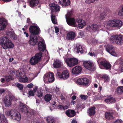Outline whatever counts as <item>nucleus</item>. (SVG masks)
<instances>
[{
	"mask_svg": "<svg viewBox=\"0 0 123 123\" xmlns=\"http://www.w3.org/2000/svg\"><path fill=\"white\" fill-rule=\"evenodd\" d=\"M84 66L87 69L91 71L95 70V65L91 62L85 61L83 63Z\"/></svg>",
	"mask_w": 123,
	"mask_h": 123,
	"instance_id": "obj_8",
	"label": "nucleus"
},
{
	"mask_svg": "<svg viewBox=\"0 0 123 123\" xmlns=\"http://www.w3.org/2000/svg\"><path fill=\"white\" fill-rule=\"evenodd\" d=\"M111 40L113 42L119 45L123 44V36L122 35H116L112 36L111 37Z\"/></svg>",
	"mask_w": 123,
	"mask_h": 123,
	"instance_id": "obj_5",
	"label": "nucleus"
},
{
	"mask_svg": "<svg viewBox=\"0 0 123 123\" xmlns=\"http://www.w3.org/2000/svg\"><path fill=\"white\" fill-rule=\"evenodd\" d=\"M46 120L48 123H55V119L54 117L49 116L46 119Z\"/></svg>",
	"mask_w": 123,
	"mask_h": 123,
	"instance_id": "obj_33",
	"label": "nucleus"
},
{
	"mask_svg": "<svg viewBox=\"0 0 123 123\" xmlns=\"http://www.w3.org/2000/svg\"><path fill=\"white\" fill-rule=\"evenodd\" d=\"M44 80H48V81L49 82H52L54 80V75L53 73L51 72L49 74H45L44 76Z\"/></svg>",
	"mask_w": 123,
	"mask_h": 123,
	"instance_id": "obj_11",
	"label": "nucleus"
},
{
	"mask_svg": "<svg viewBox=\"0 0 123 123\" xmlns=\"http://www.w3.org/2000/svg\"><path fill=\"white\" fill-rule=\"evenodd\" d=\"M26 106L25 105L24 103L20 102L18 108L20 111L23 109L24 108H25V107Z\"/></svg>",
	"mask_w": 123,
	"mask_h": 123,
	"instance_id": "obj_39",
	"label": "nucleus"
},
{
	"mask_svg": "<svg viewBox=\"0 0 123 123\" xmlns=\"http://www.w3.org/2000/svg\"><path fill=\"white\" fill-rule=\"evenodd\" d=\"M105 9H106V10H105V13H101L99 16V18L100 20H102L104 19L106 16V15L105 12H107V10H108L105 7Z\"/></svg>",
	"mask_w": 123,
	"mask_h": 123,
	"instance_id": "obj_35",
	"label": "nucleus"
},
{
	"mask_svg": "<svg viewBox=\"0 0 123 123\" xmlns=\"http://www.w3.org/2000/svg\"><path fill=\"white\" fill-rule=\"evenodd\" d=\"M30 33L31 35H37L39 34L40 30L37 26L31 25L29 28Z\"/></svg>",
	"mask_w": 123,
	"mask_h": 123,
	"instance_id": "obj_7",
	"label": "nucleus"
},
{
	"mask_svg": "<svg viewBox=\"0 0 123 123\" xmlns=\"http://www.w3.org/2000/svg\"><path fill=\"white\" fill-rule=\"evenodd\" d=\"M105 102L109 104L115 103L116 102L115 98L113 97L108 98L105 100Z\"/></svg>",
	"mask_w": 123,
	"mask_h": 123,
	"instance_id": "obj_29",
	"label": "nucleus"
},
{
	"mask_svg": "<svg viewBox=\"0 0 123 123\" xmlns=\"http://www.w3.org/2000/svg\"><path fill=\"white\" fill-rule=\"evenodd\" d=\"M27 23L26 25H28L31 26V25H32V22L31 20L29 18H28L26 20Z\"/></svg>",
	"mask_w": 123,
	"mask_h": 123,
	"instance_id": "obj_47",
	"label": "nucleus"
},
{
	"mask_svg": "<svg viewBox=\"0 0 123 123\" xmlns=\"http://www.w3.org/2000/svg\"><path fill=\"white\" fill-rule=\"evenodd\" d=\"M33 86V84L31 83L30 84L28 85L27 86L28 88H32Z\"/></svg>",
	"mask_w": 123,
	"mask_h": 123,
	"instance_id": "obj_54",
	"label": "nucleus"
},
{
	"mask_svg": "<svg viewBox=\"0 0 123 123\" xmlns=\"http://www.w3.org/2000/svg\"><path fill=\"white\" fill-rule=\"evenodd\" d=\"M55 32L56 33H58L59 31V28L57 27H55Z\"/></svg>",
	"mask_w": 123,
	"mask_h": 123,
	"instance_id": "obj_56",
	"label": "nucleus"
},
{
	"mask_svg": "<svg viewBox=\"0 0 123 123\" xmlns=\"http://www.w3.org/2000/svg\"><path fill=\"white\" fill-rule=\"evenodd\" d=\"M114 113L112 111L105 112V117L107 120H112L114 118L113 115Z\"/></svg>",
	"mask_w": 123,
	"mask_h": 123,
	"instance_id": "obj_20",
	"label": "nucleus"
},
{
	"mask_svg": "<svg viewBox=\"0 0 123 123\" xmlns=\"http://www.w3.org/2000/svg\"><path fill=\"white\" fill-rule=\"evenodd\" d=\"M104 61L102 60V59L100 58H98L97 60V62L99 65H101V62H103Z\"/></svg>",
	"mask_w": 123,
	"mask_h": 123,
	"instance_id": "obj_50",
	"label": "nucleus"
},
{
	"mask_svg": "<svg viewBox=\"0 0 123 123\" xmlns=\"http://www.w3.org/2000/svg\"><path fill=\"white\" fill-rule=\"evenodd\" d=\"M81 108V106L80 105H78L76 106V108L77 109H78Z\"/></svg>",
	"mask_w": 123,
	"mask_h": 123,
	"instance_id": "obj_58",
	"label": "nucleus"
},
{
	"mask_svg": "<svg viewBox=\"0 0 123 123\" xmlns=\"http://www.w3.org/2000/svg\"><path fill=\"white\" fill-rule=\"evenodd\" d=\"M76 97L75 95H74L72 96V98L73 100H74L76 99Z\"/></svg>",
	"mask_w": 123,
	"mask_h": 123,
	"instance_id": "obj_64",
	"label": "nucleus"
},
{
	"mask_svg": "<svg viewBox=\"0 0 123 123\" xmlns=\"http://www.w3.org/2000/svg\"><path fill=\"white\" fill-rule=\"evenodd\" d=\"M5 79L7 81L9 82L12 80V77L11 75H8L6 76Z\"/></svg>",
	"mask_w": 123,
	"mask_h": 123,
	"instance_id": "obj_43",
	"label": "nucleus"
},
{
	"mask_svg": "<svg viewBox=\"0 0 123 123\" xmlns=\"http://www.w3.org/2000/svg\"><path fill=\"white\" fill-rule=\"evenodd\" d=\"M56 17L55 15L52 14L51 15V18L52 22L54 24H56L57 23V21L56 18Z\"/></svg>",
	"mask_w": 123,
	"mask_h": 123,
	"instance_id": "obj_37",
	"label": "nucleus"
},
{
	"mask_svg": "<svg viewBox=\"0 0 123 123\" xmlns=\"http://www.w3.org/2000/svg\"><path fill=\"white\" fill-rule=\"evenodd\" d=\"M75 36V33L74 32L70 31L67 34L66 38L68 40L72 41L74 39Z\"/></svg>",
	"mask_w": 123,
	"mask_h": 123,
	"instance_id": "obj_19",
	"label": "nucleus"
},
{
	"mask_svg": "<svg viewBox=\"0 0 123 123\" xmlns=\"http://www.w3.org/2000/svg\"><path fill=\"white\" fill-rule=\"evenodd\" d=\"M43 53L39 52L36 53L34 56L32 57L30 59V62L31 64L35 65L37 64L42 60Z\"/></svg>",
	"mask_w": 123,
	"mask_h": 123,
	"instance_id": "obj_4",
	"label": "nucleus"
},
{
	"mask_svg": "<svg viewBox=\"0 0 123 123\" xmlns=\"http://www.w3.org/2000/svg\"><path fill=\"white\" fill-rule=\"evenodd\" d=\"M76 22L78 23V28L79 29H82L86 24L85 21L79 18L76 19Z\"/></svg>",
	"mask_w": 123,
	"mask_h": 123,
	"instance_id": "obj_16",
	"label": "nucleus"
},
{
	"mask_svg": "<svg viewBox=\"0 0 123 123\" xmlns=\"http://www.w3.org/2000/svg\"><path fill=\"white\" fill-rule=\"evenodd\" d=\"M100 77L103 80H104L105 82L109 81L110 78L107 74H104L103 75H101Z\"/></svg>",
	"mask_w": 123,
	"mask_h": 123,
	"instance_id": "obj_32",
	"label": "nucleus"
},
{
	"mask_svg": "<svg viewBox=\"0 0 123 123\" xmlns=\"http://www.w3.org/2000/svg\"><path fill=\"white\" fill-rule=\"evenodd\" d=\"M66 17L67 22L68 25L70 26H74L76 25V22L74 18H67L66 16Z\"/></svg>",
	"mask_w": 123,
	"mask_h": 123,
	"instance_id": "obj_18",
	"label": "nucleus"
},
{
	"mask_svg": "<svg viewBox=\"0 0 123 123\" xmlns=\"http://www.w3.org/2000/svg\"><path fill=\"white\" fill-rule=\"evenodd\" d=\"M52 96L50 94H47L44 97L45 100L46 102H49L51 99Z\"/></svg>",
	"mask_w": 123,
	"mask_h": 123,
	"instance_id": "obj_36",
	"label": "nucleus"
},
{
	"mask_svg": "<svg viewBox=\"0 0 123 123\" xmlns=\"http://www.w3.org/2000/svg\"><path fill=\"white\" fill-rule=\"evenodd\" d=\"M0 43L1 45L8 48H12L14 45L9 38L7 37H3L0 39Z\"/></svg>",
	"mask_w": 123,
	"mask_h": 123,
	"instance_id": "obj_2",
	"label": "nucleus"
},
{
	"mask_svg": "<svg viewBox=\"0 0 123 123\" xmlns=\"http://www.w3.org/2000/svg\"><path fill=\"white\" fill-rule=\"evenodd\" d=\"M65 62L68 66L69 67H71L77 64L78 60L74 58H68L65 60Z\"/></svg>",
	"mask_w": 123,
	"mask_h": 123,
	"instance_id": "obj_6",
	"label": "nucleus"
},
{
	"mask_svg": "<svg viewBox=\"0 0 123 123\" xmlns=\"http://www.w3.org/2000/svg\"><path fill=\"white\" fill-rule=\"evenodd\" d=\"M82 70L81 67L79 66H77L73 68L72 69V73L74 74H80Z\"/></svg>",
	"mask_w": 123,
	"mask_h": 123,
	"instance_id": "obj_17",
	"label": "nucleus"
},
{
	"mask_svg": "<svg viewBox=\"0 0 123 123\" xmlns=\"http://www.w3.org/2000/svg\"><path fill=\"white\" fill-rule=\"evenodd\" d=\"M18 74H16V75H17V76L19 77V79H20L21 78H22L24 76L25 74H24V73L22 72H19V71H16V72L18 73Z\"/></svg>",
	"mask_w": 123,
	"mask_h": 123,
	"instance_id": "obj_40",
	"label": "nucleus"
},
{
	"mask_svg": "<svg viewBox=\"0 0 123 123\" xmlns=\"http://www.w3.org/2000/svg\"><path fill=\"white\" fill-rule=\"evenodd\" d=\"M10 37L13 39V40H15L17 39V37L16 35L11 32H10Z\"/></svg>",
	"mask_w": 123,
	"mask_h": 123,
	"instance_id": "obj_41",
	"label": "nucleus"
},
{
	"mask_svg": "<svg viewBox=\"0 0 123 123\" xmlns=\"http://www.w3.org/2000/svg\"><path fill=\"white\" fill-rule=\"evenodd\" d=\"M24 34L25 35V36L26 37H27L29 36V34L28 33H27L26 32L24 31Z\"/></svg>",
	"mask_w": 123,
	"mask_h": 123,
	"instance_id": "obj_61",
	"label": "nucleus"
},
{
	"mask_svg": "<svg viewBox=\"0 0 123 123\" xmlns=\"http://www.w3.org/2000/svg\"><path fill=\"white\" fill-rule=\"evenodd\" d=\"M58 107L60 110H63V106L61 105H58Z\"/></svg>",
	"mask_w": 123,
	"mask_h": 123,
	"instance_id": "obj_55",
	"label": "nucleus"
},
{
	"mask_svg": "<svg viewBox=\"0 0 123 123\" xmlns=\"http://www.w3.org/2000/svg\"><path fill=\"white\" fill-rule=\"evenodd\" d=\"M37 96L39 98L42 97L43 95V92L40 90H38L37 91Z\"/></svg>",
	"mask_w": 123,
	"mask_h": 123,
	"instance_id": "obj_42",
	"label": "nucleus"
},
{
	"mask_svg": "<svg viewBox=\"0 0 123 123\" xmlns=\"http://www.w3.org/2000/svg\"><path fill=\"white\" fill-rule=\"evenodd\" d=\"M63 110L67 109L68 107V105H66L65 106H63Z\"/></svg>",
	"mask_w": 123,
	"mask_h": 123,
	"instance_id": "obj_59",
	"label": "nucleus"
},
{
	"mask_svg": "<svg viewBox=\"0 0 123 123\" xmlns=\"http://www.w3.org/2000/svg\"><path fill=\"white\" fill-rule=\"evenodd\" d=\"M89 54L90 56H94L95 57H96L97 55H95L94 53L89 52Z\"/></svg>",
	"mask_w": 123,
	"mask_h": 123,
	"instance_id": "obj_53",
	"label": "nucleus"
},
{
	"mask_svg": "<svg viewBox=\"0 0 123 123\" xmlns=\"http://www.w3.org/2000/svg\"><path fill=\"white\" fill-rule=\"evenodd\" d=\"M38 42V39L36 36L32 35H30L29 43L30 45L34 46L36 45Z\"/></svg>",
	"mask_w": 123,
	"mask_h": 123,
	"instance_id": "obj_12",
	"label": "nucleus"
},
{
	"mask_svg": "<svg viewBox=\"0 0 123 123\" xmlns=\"http://www.w3.org/2000/svg\"><path fill=\"white\" fill-rule=\"evenodd\" d=\"M69 72L68 70H66L63 71L62 73L57 72L56 75L59 78H62L64 80H66L69 77Z\"/></svg>",
	"mask_w": 123,
	"mask_h": 123,
	"instance_id": "obj_9",
	"label": "nucleus"
},
{
	"mask_svg": "<svg viewBox=\"0 0 123 123\" xmlns=\"http://www.w3.org/2000/svg\"><path fill=\"white\" fill-rule=\"evenodd\" d=\"M107 24L110 26L120 28L123 25V22L120 20L114 19L109 20Z\"/></svg>",
	"mask_w": 123,
	"mask_h": 123,
	"instance_id": "obj_3",
	"label": "nucleus"
},
{
	"mask_svg": "<svg viewBox=\"0 0 123 123\" xmlns=\"http://www.w3.org/2000/svg\"><path fill=\"white\" fill-rule=\"evenodd\" d=\"M76 49L77 50V53H79L80 52L81 53H82L83 52L82 46L81 45H79L76 46Z\"/></svg>",
	"mask_w": 123,
	"mask_h": 123,
	"instance_id": "obj_38",
	"label": "nucleus"
},
{
	"mask_svg": "<svg viewBox=\"0 0 123 123\" xmlns=\"http://www.w3.org/2000/svg\"><path fill=\"white\" fill-rule=\"evenodd\" d=\"M5 92V90L3 89H0V95Z\"/></svg>",
	"mask_w": 123,
	"mask_h": 123,
	"instance_id": "obj_57",
	"label": "nucleus"
},
{
	"mask_svg": "<svg viewBox=\"0 0 123 123\" xmlns=\"http://www.w3.org/2000/svg\"><path fill=\"white\" fill-rule=\"evenodd\" d=\"M13 99V96L9 95L6 96L3 101L5 103V105L6 106H9L12 104V103Z\"/></svg>",
	"mask_w": 123,
	"mask_h": 123,
	"instance_id": "obj_10",
	"label": "nucleus"
},
{
	"mask_svg": "<svg viewBox=\"0 0 123 123\" xmlns=\"http://www.w3.org/2000/svg\"><path fill=\"white\" fill-rule=\"evenodd\" d=\"M121 8L118 12V15L120 16H123V5L122 6Z\"/></svg>",
	"mask_w": 123,
	"mask_h": 123,
	"instance_id": "obj_44",
	"label": "nucleus"
},
{
	"mask_svg": "<svg viewBox=\"0 0 123 123\" xmlns=\"http://www.w3.org/2000/svg\"><path fill=\"white\" fill-rule=\"evenodd\" d=\"M80 97L82 99L86 100L88 98V96L87 95H80Z\"/></svg>",
	"mask_w": 123,
	"mask_h": 123,
	"instance_id": "obj_49",
	"label": "nucleus"
},
{
	"mask_svg": "<svg viewBox=\"0 0 123 123\" xmlns=\"http://www.w3.org/2000/svg\"><path fill=\"white\" fill-rule=\"evenodd\" d=\"M59 3L62 6H65L69 5L70 4L69 0H61L59 1Z\"/></svg>",
	"mask_w": 123,
	"mask_h": 123,
	"instance_id": "obj_28",
	"label": "nucleus"
},
{
	"mask_svg": "<svg viewBox=\"0 0 123 123\" xmlns=\"http://www.w3.org/2000/svg\"><path fill=\"white\" fill-rule=\"evenodd\" d=\"M92 29L93 31H95L97 30L98 25L96 24H93L92 25Z\"/></svg>",
	"mask_w": 123,
	"mask_h": 123,
	"instance_id": "obj_45",
	"label": "nucleus"
},
{
	"mask_svg": "<svg viewBox=\"0 0 123 123\" xmlns=\"http://www.w3.org/2000/svg\"><path fill=\"white\" fill-rule=\"evenodd\" d=\"M16 86L20 90H21L23 89V86L22 85L19 83H18L17 84Z\"/></svg>",
	"mask_w": 123,
	"mask_h": 123,
	"instance_id": "obj_48",
	"label": "nucleus"
},
{
	"mask_svg": "<svg viewBox=\"0 0 123 123\" xmlns=\"http://www.w3.org/2000/svg\"><path fill=\"white\" fill-rule=\"evenodd\" d=\"M7 123V120L4 115L0 113V123Z\"/></svg>",
	"mask_w": 123,
	"mask_h": 123,
	"instance_id": "obj_30",
	"label": "nucleus"
},
{
	"mask_svg": "<svg viewBox=\"0 0 123 123\" xmlns=\"http://www.w3.org/2000/svg\"><path fill=\"white\" fill-rule=\"evenodd\" d=\"M96 108L93 107L90 108L89 110V113L90 116L94 115L95 114Z\"/></svg>",
	"mask_w": 123,
	"mask_h": 123,
	"instance_id": "obj_31",
	"label": "nucleus"
},
{
	"mask_svg": "<svg viewBox=\"0 0 123 123\" xmlns=\"http://www.w3.org/2000/svg\"><path fill=\"white\" fill-rule=\"evenodd\" d=\"M25 108H24L20 111L22 112H24L26 114L27 116L28 117H31L33 116L34 114V111L33 110L29 109L26 106L25 107Z\"/></svg>",
	"mask_w": 123,
	"mask_h": 123,
	"instance_id": "obj_14",
	"label": "nucleus"
},
{
	"mask_svg": "<svg viewBox=\"0 0 123 123\" xmlns=\"http://www.w3.org/2000/svg\"><path fill=\"white\" fill-rule=\"evenodd\" d=\"M29 94L30 96H34V93L32 91H30L29 92Z\"/></svg>",
	"mask_w": 123,
	"mask_h": 123,
	"instance_id": "obj_51",
	"label": "nucleus"
},
{
	"mask_svg": "<svg viewBox=\"0 0 123 123\" xmlns=\"http://www.w3.org/2000/svg\"><path fill=\"white\" fill-rule=\"evenodd\" d=\"M2 1L5 2H8L11 1L12 0H1Z\"/></svg>",
	"mask_w": 123,
	"mask_h": 123,
	"instance_id": "obj_60",
	"label": "nucleus"
},
{
	"mask_svg": "<svg viewBox=\"0 0 123 123\" xmlns=\"http://www.w3.org/2000/svg\"><path fill=\"white\" fill-rule=\"evenodd\" d=\"M89 80L86 78H82L78 79L77 83L80 85L86 86H89Z\"/></svg>",
	"mask_w": 123,
	"mask_h": 123,
	"instance_id": "obj_13",
	"label": "nucleus"
},
{
	"mask_svg": "<svg viewBox=\"0 0 123 123\" xmlns=\"http://www.w3.org/2000/svg\"><path fill=\"white\" fill-rule=\"evenodd\" d=\"M38 49L41 51L44 52L46 49V46L44 43L39 41L38 43Z\"/></svg>",
	"mask_w": 123,
	"mask_h": 123,
	"instance_id": "obj_23",
	"label": "nucleus"
},
{
	"mask_svg": "<svg viewBox=\"0 0 123 123\" xmlns=\"http://www.w3.org/2000/svg\"><path fill=\"white\" fill-rule=\"evenodd\" d=\"M7 25V21L6 20L0 18V30H3Z\"/></svg>",
	"mask_w": 123,
	"mask_h": 123,
	"instance_id": "obj_24",
	"label": "nucleus"
},
{
	"mask_svg": "<svg viewBox=\"0 0 123 123\" xmlns=\"http://www.w3.org/2000/svg\"><path fill=\"white\" fill-rule=\"evenodd\" d=\"M55 90L56 92V93H57L59 91V88H58L57 87H56V88L55 89Z\"/></svg>",
	"mask_w": 123,
	"mask_h": 123,
	"instance_id": "obj_62",
	"label": "nucleus"
},
{
	"mask_svg": "<svg viewBox=\"0 0 123 123\" xmlns=\"http://www.w3.org/2000/svg\"><path fill=\"white\" fill-rule=\"evenodd\" d=\"M20 82H27L28 80V78L27 77L24 78H21L19 79Z\"/></svg>",
	"mask_w": 123,
	"mask_h": 123,
	"instance_id": "obj_46",
	"label": "nucleus"
},
{
	"mask_svg": "<svg viewBox=\"0 0 123 123\" xmlns=\"http://www.w3.org/2000/svg\"><path fill=\"white\" fill-rule=\"evenodd\" d=\"M62 65V62L60 60L57 59L55 60L53 64V67L55 68H59Z\"/></svg>",
	"mask_w": 123,
	"mask_h": 123,
	"instance_id": "obj_26",
	"label": "nucleus"
},
{
	"mask_svg": "<svg viewBox=\"0 0 123 123\" xmlns=\"http://www.w3.org/2000/svg\"><path fill=\"white\" fill-rule=\"evenodd\" d=\"M6 115L11 118L15 120L18 121H20L21 119V116L20 113L15 110H11L6 112Z\"/></svg>",
	"mask_w": 123,
	"mask_h": 123,
	"instance_id": "obj_1",
	"label": "nucleus"
},
{
	"mask_svg": "<svg viewBox=\"0 0 123 123\" xmlns=\"http://www.w3.org/2000/svg\"><path fill=\"white\" fill-rule=\"evenodd\" d=\"M71 123H77V121L73 119L71 121Z\"/></svg>",
	"mask_w": 123,
	"mask_h": 123,
	"instance_id": "obj_63",
	"label": "nucleus"
},
{
	"mask_svg": "<svg viewBox=\"0 0 123 123\" xmlns=\"http://www.w3.org/2000/svg\"><path fill=\"white\" fill-rule=\"evenodd\" d=\"M117 92L118 94H121L123 93V86H118L117 89Z\"/></svg>",
	"mask_w": 123,
	"mask_h": 123,
	"instance_id": "obj_34",
	"label": "nucleus"
},
{
	"mask_svg": "<svg viewBox=\"0 0 123 123\" xmlns=\"http://www.w3.org/2000/svg\"><path fill=\"white\" fill-rule=\"evenodd\" d=\"M100 65L104 67L105 69L106 70L111 69V67L110 63L105 60L101 62Z\"/></svg>",
	"mask_w": 123,
	"mask_h": 123,
	"instance_id": "obj_22",
	"label": "nucleus"
},
{
	"mask_svg": "<svg viewBox=\"0 0 123 123\" xmlns=\"http://www.w3.org/2000/svg\"><path fill=\"white\" fill-rule=\"evenodd\" d=\"M106 51L112 55L115 56L116 52L115 51L114 48L113 46L111 45H108L106 47Z\"/></svg>",
	"mask_w": 123,
	"mask_h": 123,
	"instance_id": "obj_15",
	"label": "nucleus"
},
{
	"mask_svg": "<svg viewBox=\"0 0 123 123\" xmlns=\"http://www.w3.org/2000/svg\"><path fill=\"white\" fill-rule=\"evenodd\" d=\"M66 115L70 117H73L76 115L75 111L73 110H68L66 111Z\"/></svg>",
	"mask_w": 123,
	"mask_h": 123,
	"instance_id": "obj_25",
	"label": "nucleus"
},
{
	"mask_svg": "<svg viewBox=\"0 0 123 123\" xmlns=\"http://www.w3.org/2000/svg\"><path fill=\"white\" fill-rule=\"evenodd\" d=\"M56 103L55 102H54L51 105V106L53 107V109H55L56 108V107L57 106L56 105H55Z\"/></svg>",
	"mask_w": 123,
	"mask_h": 123,
	"instance_id": "obj_52",
	"label": "nucleus"
},
{
	"mask_svg": "<svg viewBox=\"0 0 123 123\" xmlns=\"http://www.w3.org/2000/svg\"><path fill=\"white\" fill-rule=\"evenodd\" d=\"M39 3L38 0H31L29 2L30 6L33 8L37 6Z\"/></svg>",
	"mask_w": 123,
	"mask_h": 123,
	"instance_id": "obj_27",
	"label": "nucleus"
},
{
	"mask_svg": "<svg viewBox=\"0 0 123 123\" xmlns=\"http://www.w3.org/2000/svg\"><path fill=\"white\" fill-rule=\"evenodd\" d=\"M51 9V12H57L59 11L60 10V6L54 3H52L50 5Z\"/></svg>",
	"mask_w": 123,
	"mask_h": 123,
	"instance_id": "obj_21",
	"label": "nucleus"
}]
</instances>
